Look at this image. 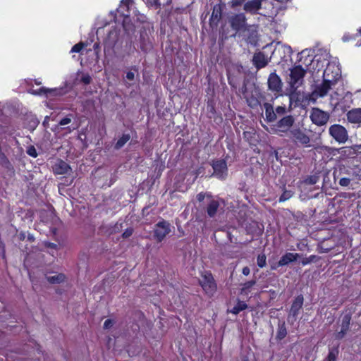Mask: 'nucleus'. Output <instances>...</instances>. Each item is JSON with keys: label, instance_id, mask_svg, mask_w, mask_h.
<instances>
[{"label": "nucleus", "instance_id": "f257e3e1", "mask_svg": "<svg viewBox=\"0 0 361 361\" xmlns=\"http://www.w3.org/2000/svg\"><path fill=\"white\" fill-rule=\"evenodd\" d=\"M227 79L231 88L239 97L244 96L247 92L245 81V72L241 65L227 63Z\"/></svg>", "mask_w": 361, "mask_h": 361}, {"label": "nucleus", "instance_id": "f03ea898", "mask_svg": "<svg viewBox=\"0 0 361 361\" xmlns=\"http://www.w3.org/2000/svg\"><path fill=\"white\" fill-rule=\"evenodd\" d=\"M355 161L358 162L355 158L345 161L338 167V176H346L355 183L361 180V167L360 164H355Z\"/></svg>", "mask_w": 361, "mask_h": 361}, {"label": "nucleus", "instance_id": "7ed1b4c3", "mask_svg": "<svg viewBox=\"0 0 361 361\" xmlns=\"http://www.w3.org/2000/svg\"><path fill=\"white\" fill-rule=\"evenodd\" d=\"M294 123L295 118L292 115L284 116L273 125L271 129L274 134L279 136L287 135L290 134Z\"/></svg>", "mask_w": 361, "mask_h": 361}, {"label": "nucleus", "instance_id": "20e7f679", "mask_svg": "<svg viewBox=\"0 0 361 361\" xmlns=\"http://www.w3.org/2000/svg\"><path fill=\"white\" fill-rule=\"evenodd\" d=\"M171 232V224L169 221L161 219L154 226L153 238L157 243H161Z\"/></svg>", "mask_w": 361, "mask_h": 361}, {"label": "nucleus", "instance_id": "39448f33", "mask_svg": "<svg viewBox=\"0 0 361 361\" xmlns=\"http://www.w3.org/2000/svg\"><path fill=\"white\" fill-rule=\"evenodd\" d=\"M329 134L338 144H345L349 139L346 128L338 123H334L329 126Z\"/></svg>", "mask_w": 361, "mask_h": 361}, {"label": "nucleus", "instance_id": "423d86ee", "mask_svg": "<svg viewBox=\"0 0 361 361\" xmlns=\"http://www.w3.org/2000/svg\"><path fill=\"white\" fill-rule=\"evenodd\" d=\"M199 283L205 293H214L217 289V285L214 276L209 271H203L201 272Z\"/></svg>", "mask_w": 361, "mask_h": 361}, {"label": "nucleus", "instance_id": "0eeeda50", "mask_svg": "<svg viewBox=\"0 0 361 361\" xmlns=\"http://www.w3.org/2000/svg\"><path fill=\"white\" fill-rule=\"evenodd\" d=\"M288 135L290 140L296 145H300L304 147H310V137L300 128H293Z\"/></svg>", "mask_w": 361, "mask_h": 361}, {"label": "nucleus", "instance_id": "6e6552de", "mask_svg": "<svg viewBox=\"0 0 361 361\" xmlns=\"http://www.w3.org/2000/svg\"><path fill=\"white\" fill-rule=\"evenodd\" d=\"M264 108L265 109L266 119L267 122L269 123L275 121L276 120L277 115L283 116L286 113V106H279L274 110L271 104L265 102L264 104Z\"/></svg>", "mask_w": 361, "mask_h": 361}, {"label": "nucleus", "instance_id": "1a4fd4ad", "mask_svg": "<svg viewBox=\"0 0 361 361\" xmlns=\"http://www.w3.org/2000/svg\"><path fill=\"white\" fill-rule=\"evenodd\" d=\"M330 118V115L328 112L322 111L318 108H313L310 114V119L312 122L318 126H326Z\"/></svg>", "mask_w": 361, "mask_h": 361}, {"label": "nucleus", "instance_id": "9d476101", "mask_svg": "<svg viewBox=\"0 0 361 361\" xmlns=\"http://www.w3.org/2000/svg\"><path fill=\"white\" fill-rule=\"evenodd\" d=\"M341 76V72L338 66L334 63H328L323 72L322 78L329 79L331 82H338Z\"/></svg>", "mask_w": 361, "mask_h": 361}, {"label": "nucleus", "instance_id": "9b49d317", "mask_svg": "<svg viewBox=\"0 0 361 361\" xmlns=\"http://www.w3.org/2000/svg\"><path fill=\"white\" fill-rule=\"evenodd\" d=\"M225 4L221 2L214 6L209 19V25L212 30H217L219 23L222 18L223 8Z\"/></svg>", "mask_w": 361, "mask_h": 361}, {"label": "nucleus", "instance_id": "f8f14e48", "mask_svg": "<svg viewBox=\"0 0 361 361\" xmlns=\"http://www.w3.org/2000/svg\"><path fill=\"white\" fill-rule=\"evenodd\" d=\"M335 85L336 82H331L329 79L323 78L322 82L315 87L312 94L315 95L317 97H324L328 94L331 87Z\"/></svg>", "mask_w": 361, "mask_h": 361}, {"label": "nucleus", "instance_id": "ddd939ff", "mask_svg": "<svg viewBox=\"0 0 361 361\" xmlns=\"http://www.w3.org/2000/svg\"><path fill=\"white\" fill-rule=\"evenodd\" d=\"M299 257L300 255L298 253L286 252L276 264L271 266V269L276 270L280 267L288 265L289 263L296 261Z\"/></svg>", "mask_w": 361, "mask_h": 361}, {"label": "nucleus", "instance_id": "4468645a", "mask_svg": "<svg viewBox=\"0 0 361 361\" xmlns=\"http://www.w3.org/2000/svg\"><path fill=\"white\" fill-rule=\"evenodd\" d=\"M306 73V71L301 65L295 66L290 69V83L291 85H296L299 80H302Z\"/></svg>", "mask_w": 361, "mask_h": 361}, {"label": "nucleus", "instance_id": "2eb2a0df", "mask_svg": "<svg viewBox=\"0 0 361 361\" xmlns=\"http://www.w3.org/2000/svg\"><path fill=\"white\" fill-rule=\"evenodd\" d=\"M267 83L269 89L273 92H279L282 90L281 80L275 72L270 73Z\"/></svg>", "mask_w": 361, "mask_h": 361}, {"label": "nucleus", "instance_id": "dca6fc26", "mask_svg": "<svg viewBox=\"0 0 361 361\" xmlns=\"http://www.w3.org/2000/svg\"><path fill=\"white\" fill-rule=\"evenodd\" d=\"M246 22V18L243 13L235 14L230 20V23L233 30L239 31L242 30Z\"/></svg>", "mask_w": 361, "mask_h": 361}, {"label": "nucleus", "instance_id": "f3484780", "mask_svg": "<svg viewBox=\"0 0 361 361\" xmlns=\"http://www.w3.org/2000/svg\"><path fill=\"white\" fill-rule=\"evenodd\" d=\"M268 62L267 56L262 51L257 52L253 56L252 63L257 70L264 68Z\"/></svg>", "mask_w": 361, "mask_h": 361}, {"label": "nucleus", "instance_id": "a211bd4d", "mask_svg": "<svg viewBox=\"0 0 361 361\" xmlns=\"http://www.w3.org/2000/svg\"><path fill=\"white\" fill-rule=\"evenodd\" d=\"M212 168L214 170L213 175L219 178H224V173L226 169V160H216L213 161Z\"/></svg>", "mask_w": 361, "mask_h": 361}, {"label": "nucleus", "instance_id": "6ab92c4d", "mask_svg": "<svg viewBox=\"0 0 361 361\" xmlns=\"http://www.w3.org/2000/svg\"><path fill=\"white\" fill-rule=\"evenodd\" d=\"M53 172L55 174L63 175L67 173L71 170V166L68 164L62 159H59L54 165L52 166Z\"/></svg>", "mask_w": 361, "mask_h": 361}, {"label": "nucleus", "instance_id": "aec40b11", "mask_svg": "<svg viewBox=\"0 0 361 361\" xmlns=\"http://www.w3.org/2000/svg\"><path fill=\"white\" fill-rule=\"evenodd\" d=\"M346 117L348 121L350 123H361V108H355L348 111Z\"/></svg>", "mask_w": 361, "mask_h": 361}, {"label": "nucleus", "instance_id": "412c9836", "mask_svg": "<svg viewBox=\"0 0 361 361\" xmlns=\"http://www.w3.org/2000/svg\"><path fill=\"white\" fill-rule=\"evenodd\" d=\"M261 8L262 0H250L244 4V10L251 14H256Z\"/></svg>", "mask_w": 361, "mask_h": 361}, {"label": "nucleus", "instance_id": "4be33fe9", "mask_svg": "<svg viewBox=\"0 0 361 361\" xmlns=\"http://www.w3.org/2000/svg\"><path fill=\"white\" fill-rule=\"evenodd\" d=\"M302 295H298V297L293 301L291 308L290 310V314L295 317L299 312V310L302 308L303 304Z\"/></svg>", "mask_w": 361, "mask_h": 361}, {"label": "nucleus", "instance_id": "5701e85b", "mask_svg": "<svg viewBox=\"0 0 361 361\" xmlns=\"http://www.w3.org/2000/svg\"><path fill=\"white\" fill-rule=\"evenodd\" d=\"M219 202L214 200H212L207 207V213L209 217H214L219 209Z\"/></svg>", "mask_w": 361, "mask_h": 361}, {"label": "nucleus", "instance_id": "b1692460", "mask_svg": "<svg viewBox=\"0 0 361 361\" xmlns=\"http://www.w3.org/2000/svg\"><path fill=\"white\" fill-rule=\"evenodd\" d=\"M47 281L51 284H59L63 282L66 279V276L63 274H56L54 276H46Z\"/></svg>", "mask_w": 361, "mask_h": 361}, {"label": "nucleus", "instance_id": "393cba45", "mask_svg": "<svg viewBox=\"0 0 361 361\" xmlns=\"http://www.w3.org/2000/svg\"><path fill=\"white\" fill-rule=\"evenodd\" d=\"M287 335V330L286 327L285 322H279L278 331L276 334V339L282 340Z\"/></svg>", "mask_w": 361, "mask_h": 361}, {"label": "nucleus", "instance_id": "a878e982", "mask_svg": "<svg viewBox=\"0 0 361 361\" xmlns=\"http://www.w3.org/2000/svg\"><path fill=\"white\" fill-rule=\"evenodd\" d=\"M130 139V135L129 134H123L116 142L114 148L116 149L122 148Z\"/></svg>", "mask_w": 361, "mask_h": 361}, {"label": "nucleus", "instance_id": "bb28decb", "mask_svg": "<svg viewBox=\"0 0 361 361\" xmlns=\"http://www.w3.org/2000/svg\"><path fill=\"white\" fill-rule=\"evenodd\" d=\"M334 178H339L338 184L343 187H347L350 185V182L353 181L349 178L343 176H338V173L337 171H334Z\"/></svg>", "mask_w": 361, "mask_h": 361}, {"label": "nucleus", "instance_id": "cd10ccee", "mask_svg": "<svg viewBox=\"0 0 361 361\" xmlns=\"http://www.w3.org/2000/svg\"><path fill=\"white\" fill-rule=\"evenodd\" d=\"M246 308H247V304L243 301L238 300L237 305L231 310H227V312H231L233 314H237L240 311L244 310Z\"/></svg>", "mask_w": 361, "mask_h": 361}, {"label": "nucleus", "instance_id": "c85d7f7f", "mask_svg": "<svg viewBox=\"0 0 361 361\" xmlns=\"http://www.w3.org/2000/svg\"><path fill=\"white\" fill-rule=\"evenodd\" d=\"M350 320H351L350 314L348 313V314H345V315H343V317L342 318V323H341V328L343 330H347V331L349 330Z\"/></svg>", "mask_w": 361, "mask_h": 361}, {"label": "nucleus", "instance_id": "c756f323", "mask_svg": "<svg viewBox=\"0 0 361 361\" xmlns=\"http://www.w3.org/2000/svg\"><path fill=\"white\" fill-rule=\"evenodd\" d=\"M338 355V348H332L329 350V353L324 361H336Z\"/></svg>", "mask_w": 361, "mask_h": 361}, {"label": "nucleus", "instance_id": "7c9ffc66", "mask_svg": "<svg viewBox=\"0 0 361 361\" xmlns=\"http://www.w3.org/2000/svg\"><path fill=\"white\" fill-rule=\"evenodd\" d=\"M293 195V191L284 189V190L283 191V193L281 194V195L279 197V202H285V201L289 200L290 197H292Z\"/></svg>", "mask_w": 361, "mask_h": 361}, {"label": "nucleus", "instance_id": "2f4dec72", "mask_svg": "<svg viewBox=\"0 0 361 361\" xmlns=\"http://www.w3.org/2000/svg\"><path fill=\"white\" fill-rule=\"evenodd\" d=\"M257 266L260 268H263L266 266L267 257H266L265 254L262 253L257 256Z\"/></svg>", "mask_w": 361, "mask_h": 361}, {"label": "nucleus", "instance_id": "473e14b6", "mask_svg": "<svg viewBox=\"0 0 361 361\" xmlns=\"http://www.w3.org/2000/svg\"><path fill=\"white\" fill-rule=\"evenodd\" d=\"M317 257L314 255H310L308 257H305L301 260V264L302 266H305L307 264H310L311 262H313L316 260Z\"/></svg>", "mask_w": 361, "mask_h": 361}, {"label": "nucleus", "instance_id": "72a5a7b5", "mask_svg": "<svg viewBox=\"0 0 361 361\" xmlns=\"http://www.w3.org/2000/svg\"><path fill=\"white\" fill-rule=\"evenodd\" d=\"M73 118V116L72 114H68L59 121V125L66 126L67 124H69L71 122Z\"/></svg>", "mask_w": 361, "mask_h": 361}, {"label": "nucleus", "instance_id": "f704fd0d", "mask_svg": "<svg viewBox=\"0 0 361 361\" xmlns=\"http://www.w3.org/2000/svg\"><path fill=\"white\" fill-rule=\"evenodd\" d=\"M255 283H256L255 280H250V281L245 282L243 285L242 291L246 292L247 290H249V289L251 288Z\"/></svg>", "mask_w": 361, "mask_h": 361}, {"label": "nucleus", "instance_id": "c9c22d12", "mask_svg": "<svg viewBox=\"0 0 361 361\" xmlns=\"http://www.w3.org/2000/svg\"><path fill=\"white\" fill-rule=\"evenodd\" d=\"M0 164L6 168L11 165L9 160L4 154H0Z\"/></svg>", "mask_w": 361, "mask_h": 361}, {"label": "nucleus", "instance_id": "e433bc0d", "mask_svg": "<svg viewBox=\"0 0 361 361\" xmlns=\"http://www.w3.org/2000/svg\"><path fill=\"white\" fill-rule=\"evenodd\" d=\"M133 2V0H121L119 5V11L121 8H125L126 11L129 9L130 4Z\"/></svg>", "mask_w": 361, "mask_h": 361}, {"label": "nucleus", "instance_id": "4c0bfd02", "mask_svg": "<svg viewBox=\"0 0 361 361\" xmlns=\"http://www.w3.org/2000/svg\"><path fill=\"white\" fill-rule=\"evenodd\" d=\"M133 2V0H121L119 5V11L121 8H125L126 11L129 9L130 4Z\"/></svg>", "mask_w": 361, "mask_h": 361}, {"label": "nucleus", "instance_id": "58836bf2", "mask_svg": "<svg viewBox=\"0 0 361 361\" xmlns=\"http://www.w3.org/2000/svg\"><path fill=\"white\" fill-rule=\"evenodd\" d=\"M118 14L121 17L129 18L130 16V11L129 9L126 11V9L121 8V11H119V7L116 9V15Z\"/></svg>", "mask_w": 361, "mask_h": 361}, {"label": "nucleus", "instance_id": "ea45409f", "mask_svg": "<svg viewBox=\"0 0 361 361\" xmlns=\"http://www.w3.org/2000/svg\"><path fill=\"white\" fill-rule=\"evenodd\" d=\"M85 47L83 42L75 44L71 49V52L79 53Z\"/></svg>", "mask_w": 361, "mask_h": 361}, {"label": "nucleus", "instance_id": "a19ab883", "mask_svg": "<svg viewBox=\"0 0 361 361\" xmlns=\"http://www.w3.org/2000/svg\"><path fill=\"white\" fill-rule=\"evenodd\" d=\"M80 81L85 85H89L92 82V78L88 73L82 74Z\"/></svg>", "mask_w": 361, "mask_h": 361}, {"label": "nucleus", "instance_id": "79ce46f5", "mask_svg": "<svg viewBox=\"0 0 361 361\" xmlns=\"http://www.w3.org/2000/svg\"><path fill=\"white\" fill-rule=\"evenodd\" d=\"M27 153L28 155L33 158H36L38 155L37 150L34 146H30L27 149Z\"/></svg>", "mask_w": 361, "mask_h": 361}, {"label": "nucleus", "instance_id": "37998d69", "mask_svg": "<svg viewBox=\"0 0 361 361\" xmlns=\"http://www.w3.org/2000/svg\"><path fill=\"white\" fill-rule=\"evenodd\" d=\"M134 232V229L132 227L127 228L124 232L122 233V238H128L130 237Z\"/></svg>", "mask_w": 361, "mask_h": 361}, {"label": "nucleus", "instance_id": "c03bdc74", "mask_svg": "<svg viewBox=\"0 0 361 361\" xmlns=\"http://www.w3.org/2000/svg\"><path fill=\"white\" fill-rule=\"evenodd\" d=\"M0 255H1V258L4 259V260H6V247H5V244L4 243L3 241L0 240Z\"/></svg>", "mask_w": 361, "mask_h": 361}, {"label": "nucleus", "instance_id": "a18cd8bd", "mask_svg": "<svg viewBox=\"0 0 361 361\" xmlns=\"http://www.w3.org/2000/svg\"><path fill=\"white\" fill-rule=\"evenodd\" d=\"M348 331L347 330H343L342 328L341 329V331L339 332H338L336 335H335V338L336 339H338V340H341L343 339L345 336L346 335Z\"/></svg>", "mask_w": 361, "mask_h": 361}, {"label": "nucleus", "instance_id": "49530a36", "mask_svg": "<svg viewBox=\"0 0 361 361\" xmlns=\"http://www.w3.org/2000/svg\"><path fill=\"white\" fill-rule=\"evenodd\" d=\"M147 6H154L155 8H159L161 6V3L159 2V0H150V2L149 4H147Z\"/></svg>", "mask_w": 361, "mask_h": 361}, {"label": "nucleus", "instance_id": "de8ad7c7", "mask_svg": "<svg viewBox=\"0 0 361 361\" xmlns=\"http://www.w3.org/2000/svg\"><path fill=\"white\" fill-rule=\"evenodd\" d=\"M114 324V320H112L111 319H108L104 323V329H109L111 328Z\"/></svg>", "mask_w": 361, "mask_h": 361}, {"label": "nucleus", "instance_id": "09e8293b", "mask_svg": "<svg viewBox=\"0 0 361 361\" xmlns=\"http://www.w3.org/2000/svg\"><path fill=\"white\" fill-rule=\"evenodd\" d=\"M39 92L40 93H44L45 94H51V92H56V89H49V88H46L44 87H42L39 88Z\"/></svg>", "mask_w": 361, "mask_h": 361}, {"label": "nucleus", "instance_id": "8fccbe9b", "mask_svg": "<svg viewBox=\"0 0 361 361\" xmlns=\"http://www.w3.org/2000/svg\"><path fill=\"white\" fill-rule=\"evenodd\" d=\"M245 0H231V6L233 7L242 5Z\"/></svg>", "mask_w": 361, "mask_h": 361}, {"label": "nucleus", "instance_id": "3c124183", "mask_svg": "<svg viewBox=\"0 0 361 361\" xmlns=\"http://www.w3.org/2000/svg\"><path fill=\"white\" fill-rule=\"evenodd\" d=\"M205 197V193L201 192L198 193L196 196V199L199 202H202L204 200Z\"/></svg>", "mask_w": 361, "mask_h": 361}, {"label": "nucleus", "instance_id": "603ef678", "mask_svg": "<svg viewBox=\"0 0 361 361\" xmlns=\"http://www.w3.org/2000/svg\"><path fill=\"white\" fill-rule=\"evenodd\" d=\"M126 78L129 80H133L135 79V73L132 71L127 72Z\"/></svg>", "mask_w": 361, "mask_h": 361}, {"label": "nucleus", "instance_id": "864d4df0", "mask_svg": "<svg viewBox=\"0 0 361 361\" xmlns=\"http://www.w3.org/2000/svg\"><path fill=\"white\" fill-rule=\"evenodd\" d=\"M227 238H228L231 243H238L237 239L235 238V240H233L231 233L228 231H227Z\"/></svg>", "mask_w": 361, "mask_h": 361}, {"label": "nucleus", "instance_id": "5fc2aeb1", "mask_svg": "<svg viewBox=\"0 0 361 361\" xmlns=\"http://www.w3.org/2000/svg\"><path fill=\"white\" fill-rule=\"evenodd\" d=\"M242 273L245 276H248L250 274V268L248 267H243V269L242 270Z\"/></svg>", "mask_w": 361, "mask_h": 361}, {"label": "nucleus", "instance_id": "6e6d98bb", "mask_svg": "<svg viewBox=\"0 0 361 361\" xmlns=\"http://www.w3.org/2000/svg\"><path fill=\"white\" fill-rule=\"evenodd\" d=\"M123 223H116L114 226V232L118 231L122 228Z\"/></svg>", "mask_w": 361, "mask_h": 361}, {"label": "nucleus", "instance_id": "4d7b16f0", "mask_svg": "<svg viewBox=\"0 0 361 361\" xmlns=\"http://www.w3.org/2000/svg\"><path fill=\"white\" fill-rule=\"evenodd\" d=\"M18 238L20 240L23 241L26 238V235L24 232H20L18 235Z\"/></svg>", "mask_w": 361, "mask_h": 361}, {"label": "nucleus", "instance_id": "13d9d810", "mask_svg": "<svg viewBox=\"0 0 361 361\" xmlns=\"http://www.w3.org/2000/svg\"><path fill=\"white\" fill-rule=\"evenodd\" d=\"M27 239L30 242H34L35 238L33 235L28 233L27 236H26Z\"/></svg>", "mask_w": 361, "mask_h": 361}, {"label": "nucleus", "instance_id": "bf43d9fd", "mask_svg": "<svg viewBox=\"0 0 361 361\" xmlns=\"http://www.w3.org/2000/svg\"><path fill=\"white\" fill-rule=\"evenodd\" d=\"M233 147V146H231L230 145H227V148L229 149L230 152H232V154H233V160L235 157V152L233 151L232 148Z\"/></svg>", "mask_w": 361, "mask_h": 361}, {"label": "nucleus", "instance_id": "052dcab7", "mask_svg": "<svg viewBox=\"0 0 361 361\" xmlns=\"http://www.w3.org/2000/svg\"><path fill=\"white\" fill-rule=\"evenodd\" d=\"M351 39H352L351 37H348V36H346V35H344L343 37V39L344 42H348V41H349Z\"/></svg>", "mask_w": 361, "mask_h": 361}, {"label": "nucleus", "instance_id": "680f3d73", "mask_svg": "<svg viewBox=\"0 0 361 361\" xmlns=\"http://www.w3.org/2000/svg\"><path fill=\"white\" fill-rule=\"evenodd\" d=\"M309 183H310V184H314V183H316V179H315V178L310 177V181H309Z\"/></svg>", "mask_w": 361, "mask_h": 361}, {"label": "nucleus", "instance_id": "e2e57ef3", "mask_svg": "<svg viewBox=\"0 0 361 361\" xmlns=\"http://www.w3.org/2000/svg\"><path fill=\"white\" fill-rule=\"evenodd\" d=\"M140 49H141L143 51H145V52H146V51H147V49L145 48V46L144 44H140Z\"/></svg>", "mask_w": 361, "mask_h": 361}, {"label": "nucleus", "instance_id": "0e129e2a", "mask_svg": "<svg viewBox=\"0 0 361 361\" xmlns=\"http://www.w3.org/2000/svg\"><path fill=\"white\" fill-rule=\"evenodd\" d=\"M220 33L221 34V39H223L224 37V27L221 26V30L220 31Z\"/></svg>", "mask_w": 361, "mask_h": 361}, {"label": "nucleus", "instance_id": "69168bd1", "mask_svg": "<svg viewBox=\"0 0 361 361\" xmlns=\"http://www.w3.org/2000/svg\"><path fill=\"white\" fill-rule=\"evenodd\" d=\"M355 36H361V29L357 30V33L355 35Z\"/></svg>", "mask_w": 361, "mask_h": 361}, {"label": "nucleus", "instance_id": "338daca9", "mask_svg": "<svg viewBox=\"0 0 361 361\" xmlns=\"http://www.w3.org/2000/svg\"><path fill=\"white\" fill-rule=\"evenodd\" d=\"M214 238L215 239L216 242L218 243L216 240V232L214 233Z\"/></svg>", "mask_w": 361, "mask_h": 361}, {"label": "nucleus", "instance_id": "774afa93", "mask_svg": "<svg viewBox=\"0 0 361 361\" xmlns=\"http://www.w3.org/2000/svg\"><path fill=\"white\" fill-rule=\"evenodd\" d=\"M230 158H231V157H230V156H228V154H227V157H226L227 162H228V161H232L231 159V160H229V159H230Z\"/></svg>", "mask_w": 361, "mask_h": 361}]
</instances>
